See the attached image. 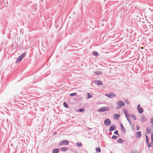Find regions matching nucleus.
Returning <instances> with one entry per match:
<instances>
[{
  "mask_svg": "<svg viewBox=\"0 0 153 153\" xmlns=\"http://www.w3.org/2000/svg\"><path fill=\"white\" fill-rule=\"evenodd\" d=\"M117 106L116 107L115 109H117L121 108L124 106L125 105V103L123 101L120 100L117 102Z\"/></svg>",
  "mask_w": 153,
  "mask_h": 153,
  "instance_id": "1",
  "label": "nucleus"
},
{
  "mask_svg": "<svg viewBox=\"0 0 153 153\" xmlns=\"http://www.w3.org/2000/svg\"><path fill=\"white\" fill-rule=\"evenodd\" d=\"M26 54V53L25 52L23 54H21L20 56H19L18 58L17 61L16 62V63H17L18 62V61H21L23 59V58L24 57Z\"/></svg>",
  "mask_w": 153,
  "mask_h": 153,
  "instance_id": "2",
  "label": "nucleus"
},
{
  "mask_svg": "<svg viewBox=\"0 0 153 153\" xmlns=\"http://www.w3.org/2000/svg\"><path fill=\"white\" fill-rule=\"evenodd\" d=\"M109 109V108L108 107H103L99 108L97 110L98 111H107Z\"/></svg>",
  "mask_w": 153,
  "mask_h": 153,
  "instance_id": "3",
  "label": "nucleus"
},
{
  "mask_svg": "<svg viewBox=\"0 0 153 153\" xmlns=\"http://www.w3.org/2000/svg\"><path fill=\"white\" fill-rule=\"evenodd\" d=\"M69 142L67 140H64L61 141L60 143L59 144V146H62L63 145H67L69 144Z\"/></svg>",
  "mask_w": 153,
  "mask_h": 153,
  "instance_id": "4",
  "label": "nucleus"
},
{
  "mask_svg": "<svg viewBox=\"0 0 153 153\" xmlns=\"http://www.w3.org/2000/svg\"><path fill=\"white\" fill-rule=\"evenodd\" d=\"M104 123L105 125L108 126L111 124V122L109 119L106 118L104 120Z\"/></svg>",
  "mask_w": 153,
  "mask_h": 153,
  "instance_id": "5",
  "label": "nucleus"
},
{
  "mask_svg": "<svg viewBox=\"0 0 153 153\" xmlns=\"http://www.w3.org/2000/svg\"><path fill=\"white\" fill-rule=\"evenodd\" d=\"M137 109L138 111L140 114H142L143 112V108L140 107L139 104H138L137 106Z\"/></svg>",
  "mask_w": 153,
  "mask_h": 153,
  "instance_id": "6",
  "label": "nucleus"
},
{
  "mask_svg": "<svg viewBox=\"0 0 153 153\" xmlns=\"http://www.w3.org/2000/svg\"><path fill=\"white\" fill-rule=\"evenodd\" d=\"M94 83L97 85H102V83L100 81L98 80H95L94 82Z\"/></svg>",
  "mask_w": 153,
  "mask_h": 153,
  "instance_id": "7",
  "label": "nucleus"
},
{
  "mask_svg": "<svg viewBox=\"0 0 153 153\" xmlns=\"http://www.w3.org/2000/svg\"><path fill=\"white\" fill-rule=\"evenodd\" d=\"M106 96L109 98H112L116 96L112 92H111L110 94H106Z\"/></svg>",
  "mask_w": 153,
  "mask_h": 153,
  "instance_id": "8",
  "label": "nucleus"
},
{
  "mask_svg": "<svg viewBox=\"0 0 153 153\" xmlns=\"http://www.w3.org/2000/svg\"><path fill=\"white\" fill-rule=\"evenodd\" d=\"M146 117L144 115H142L141 116L140 121L142 122H145L146 120Z\"/></svg>",
  "mask_w": 153,
  "mask_h": 153,
  "instance_id": "9",
  "label": "nucleus"
},
{
  "mask_svg": "<svg viewBox=\"0 0 153 153\" xmlns=\"http://www.w3.org/2000/svg\"><path fill=\"white\" fill-rule=\"evenodd\" d=\"M124 113L125 114V116H126V119H127V120L128 121V122L129 121H130L131 120L130 118L129 114L126 112H124Z\"/></svg>",
  "mask_w": 153,
  "mask_h": 153,
  "instance_id": "10",
  "label": "nucleus"
},
{
  "mask_svg": "<svg viewBox=\"0 0 153 153\" xmlns=\"http://www.w3.org/2000/svg\"><path fill=\"white\" fill-rule=\"evenodd\" d=\"M116 127L115 125H112L110 128L109 131H112L116 129Z\"/></svg>",
  "mask_w": 153,
  "mask_h": 153,
  "instance_id": "11",
  "label": "nucleus"
},
{
  "mask_svg": "<svg viewBox=\"0 0 153 153\" xmlns=\"http://www.w3.org/2000/svg\"><path fill=\"white\" fill-rule=\"evenodd\" d=\"M120 128L122 131L125 134L126 132V130L122 123L120 124Z\"/></svg>",
  "mask_w": 153,
  "mask_h": 153,
  "instance_id": "12",
  "label": "nucleus"
},
{
  "mask_svg": "<svg viewBox=\"0 0 153 153\" xmlns=\"http://www.w3.org/2000/svg\"><path fill=\"white\" fill-rule=\"evenodd\" d=\"M69 149V148L66 147H62L60 148V149L62 152H66Z\"/></svg>",
  "mask_w": 153,
  "mask_h": 153,
  "instance_id": "13",
  "label": "nucleus"
},
{
  "mask_svg": "<svg viewBox=\"0 0 153 153\" xmlns=\"http://www.w3.org/2000/svg\"><path fill=\"white\" fill-rule=\"evenodd\" d=\"M141 133L140 131H138L135 134L136 137L137 138H139L141 137Z\"/></svg>",
  "mask_w": 153,
  "mask_h": 153,
  "instance_id": "14",
  "label": "nucleus"
},
{
  "mask_svg": "<svg viewBox=\"0 0 153 153\" xmlns=\"http://www.w3.org/2000/svg\"><path fill=\"white\" fill-rule=\"evenodd\" d=\"M59 151V149L58 148H56L53 149V153H57Z\"/></svg>",
  "mask_w": 153,
  "mask_h": 153,
  "instance_id": "15",
  "label": "nucleus"
},
{
  "mask_svg": "<svg viewBox=\"0 0 153 153\" xmlns=\"http://www.w3.org/2000/svg\"><path fill=\"white\" fill-rule=\"evenodd\" d=\"M146 134H149L151 133V131L150 130V129L149 128H147L146 129Z\"/></svg>",
  "mask_w": 153,
  "mask_h": 153,
  "instance_id": "16",
  "label": "nucleus"
},
{
  "mask_svg": "<svg viewBox=\"0 0 153 153\" xmlns=\"http://www.w3.org/2000/svg\"><path fill=\"white\" fill-rule=\"evenodd\" d=\"M93 55L95 56H98V53L96 51H94L92 52Z\"/></svg>",
  "mask_w": 153,
  "mask_h": 153,
  "instance_id": "17",
  "label": "nucleus"
},
{
  "mask_svg": "<svg viewBox=\"0 0 153 153\" xmlns=\"http://www.w3.org/2000/svg\"><path fill=\"white\" fill-rule=\"evenodd\" d=\"M118 115L117 114H115L114 115V118L115 120H117L118 119Z\"/></svg>",
  "mask_w": 153,
  "mask_h": 153,
  "instance_id": "18",
  "label": "nucleus"
},
{
  "mask_svg": "<svg viewBox=\"0 0 153 153\" xmlns=\"http://www.w3.org/2000/svg\"><path fill=\"white\" fill-rule=\"evenodd\" d=\"M147 144L148 147L149 148L151 147L152 146V142H150L149 143V142H148V143H147Z\"/></svg>",
  "mask_w": 153,
  "mask_h": 153,
  "instance_id": "19",
  "label": "nucleus"
},
{
  "mask_svg": "<svg viewBox=\"0 0 153 153\" xmlns=\"http://www.w3.org/2000/svg\"><path fill=\"white\" fill-rule=\"evenodd\" d=\"M87 99H89L92 97V95L90 94V93H88L87 94Z\"/></svg>",
  "mask_w": 153,
  "mask_h": 153,
  "instance_id": "20",
  "label": "nucleus"
},
{
  "mask_svg": "<svg viewBox=\"0 0 153 153\" xmlns=\"http://www.w3.org/2000/svg\"><path fill=\"white\" fill-rule=\"evenodd\" d=\"M94 74L97 75H99L101 73V72H100V71H96L94 72Z\"/></svg>",
  "mask_w": 153,
  "mask_h": 153,
  "instance_id": "21",
  "label": "nucleus"
},
{
  "mask_svg": "<svg viewBox=\"0 0 153 153\" xmlns=\"http://www.w3.org/2000/svg\"><path fill=\"white\" fill-rule=\"evenodd\" d=\"M63 105L66 108H68V105H67V104L65 102H64V103H63Z\"/></svg>",
  "mask_w": 153,
  "mask_h": 153,
  "instance_id": "22",
  "label": "nucleus"
},
{
  "mask_svg": "<svg viewBox=\"0 0 153 153\" xmlns=\"http://www.w3.org/2000/svg\"><path fill=\"white\" fill-rule=\"evenodd\" d=\"M96 151L97 152L99 153H100L101 152V150L99 147H97L96 148Z\"/></svg>",
  "mask_w": 153,
  "mask_h": 153,
  "instance_id": "23",
  "label": "nucleus"
},
{
  "mask_svg": "<svg viewBox=\"0 0 153 153\" xmlns=\"http://www.w3.org/2000/svg\"><path fill=\"white\" fill-rule=\"evenodd\" d=\"M117 142L119 143H122L123 142L122 140L120 138L117 140Z\"/></svg>",
  "mask_w": 153,
  "mask_h": 153,
  "instance_id": "24",
  "label": "nucleus"
},
{
  "mask_svg": "<svg viewBox=\"0 0 153 153\" xmlns=\"http://www.w3.org/2000/svg\"><path fill=\"white\" fill-rule=\"evenodd\" d=\"M76 144L79 146L80 147H82V145L80 142H77L76 143Z\"/></svg>",
  "mask_w": 153,
  "mask_h": 153,
  "instance_id": "25",
  "label": "nucleus"
},
{
  "mask_svg": "<svg viewBox=\"0 0 153 153\" xmlns=\"http://www.w3.org/2000/svg\"><path fill=\"white\" fill-rule=\"evenodd\" d=\"M117 138V136L113 135L112 137V139L113 140H115Z\"/></svg>",
  "mask_w": 153,
  "mask_h": 153,
  "instance_id": "26",
  "label": "nucleus"
},
{
  "mask_svg": "<svg viewBox=\"0 0 153 153\" xmlns=\"http://www.w3.org/2000/svg\"><path fill=\"white\" fill-rule=\"evenodd\" d=\"M77 95V94L76 93H73L70 94V95L71 96H76Z\"/></svg>",
  "mask_w": 153,
  "mask_h": 153,
  "instance_id": "27",
  "label": "nucleus"
},
{
  "mask_svg": "<svg viewBox=\"0 0 153 153\" xmlns=\"http://www.w3.org/2000/svg\"><path fill=\"white\" fill-rule=\"evenodd\" d=\"M131 117L134 119V120H136V117L134 115H133V114H131Z\"/></svg>",
  "mask_w": 153,
  "mask_h": 153,
  "instance_id": "28",
  "label": "nucleus"
},
{
  "mask_svg": "<svg viewBox=\"0 0 153 153\" xmlns=\"http://www.w3.org/2000/svg\"><path fill=\"white\" fill-rule=\"evenodd\" d=\"M146 143H148V142H149V138H148V137L146 135Z\"/></svg>",
  "mask_w": 153,
  "mask_h": 153,
  "instance_id": "29",
  "label": "nucleus"
},
{
  "mask_svg": "<svg viewBox=\"0 0 153 153\" xmlns=\"http://www.w3.org/2000/svg\"><path fill=\"white\" fill-rule=\"evenodd\" d=\"M114 134L116 135H119V133L117 130H115L114 131Z\"/></svg>",
  "mask_w": 153,
  "mask_h": 153,
  "instance_id": "30",
  "label": "nucleus"
},
{
  "mask_svg": "<svg viewBox=\"0 0 153 153\" xmlns=\"http://www.w3.org/2000/svg\"><path fill=\"white\" fill-rule=\"evenodd\" d=\"M83 98L82 97H78V99L79 100L82 101V100Z\"/></svg>",
  "mask_w": 153,
  "mask_h": 153,
  "instance_id": "31",
  "label": "nucleus"
},
{
  "mask_svg": "<svg viewBox=\"0 0 153 153\" xmlns=\"http://www.w3.org/2000/svg\"><path fill=\"white\" fill-rule=\"evenodd\" d=\"M151 137L152 141L153 142V134H151Z\"/></svg>",
  "mask_w": 153,
  "mask_h": 153,
  "instance_id": "32",
  "label": "nucleus"
},
{
  "mask_svg": "<svg viewBox=\"0 0 153 153\" xmlns=\"http://www.w3.org/2000/svg\"><path fill=\"white\" fill-rule=\"evenodd\" d=\"M125 102L127 104H129V102L128 100H126Z\"/></svg>",
  "mask_w": 153,
  "mask_h": 153,
  "instance_id": "33",
  "label": "nucleus"
},
{
  "mask_svg": "<svg viewBox=\"0 0 153 153\" xmlns=\"http://www.w3.org/2000/svg\"><path fill=\"white\" fill-rule=\"evenodd\" d=\"M84 109H79V111L80 112H82V111H84Z\"/></svg>",
  "mask_w": 153,
  "mask_h": 153,
  "instance_id": "34",
  "label": "nucleus"
},
{
  "mask_svg": "<svg viewBox=\"0 0 153 153\" xmlns=\"http://www.w3.org/2000/svg\"><path fill=\"white\" fill-rule=\"evenodd\" d=\"M136 128H137V130H139V129H140V128H139V126H136Z\"/></svg>",
  "mask_w": 153,
  "mask_h": 153,
  "instance_id": "35",
  "label": "nucleus"
},
{
  "mask_svg": "<svg viewBox=\"0 0 153 153\" xmlns=\"http://www.w3.org/2000/svg\"><path fill=\"white\" fill-rule=\"evenodd\" d=\"M151 123H153V117L151 119Z\"/></svg>",
  "mask_w": 153,
  "mask_h": 153,
  "instance_id": "36",
  "label": "nucleus"
},
{
  "mask_svg": "<svg viewBox=\"0 0 153 153\" xmlns=\"http://www.w3.org/2000/svg\"><path fill=\"white\" fill-rule=\"evenodd\" d=\"M128 122L131 125V124H132V122H131V120H130V121H128Z\"/></svg>",
  "mask_w": 153,
  "mask_h": 153,
  "instance_id": "37",
  "label": "nucleus"
},
{
  "mask_svg": "<svg viewBox=\"0 0 153 153\" xmlns=\"http://www.w3.org/2000/svg\"><path fill=\"white\" fill-rule=\"evenodd\" d=\"M109 135H111V132L109 133Z\"/></svg>",
  "mask_w": 153,
  "mask_h": 153,
  "instance_id": "38",
  "label": "nucleus"
},
{
  "mask_svg": "<svg viewBox=\"0 0 153 153\" xmlns=\"http://www.w3.org/2000/svg\"><path fill=\"white\" fill-rule=\"evenodd\" d=\"M11 145L12 146H13V145L12 144H11Z\"/></svg>",
  "mask_w": 153,
  "mask_h": 153,
  "instance_id": "39",
  "label": "nucleus"
}]
</instances>
